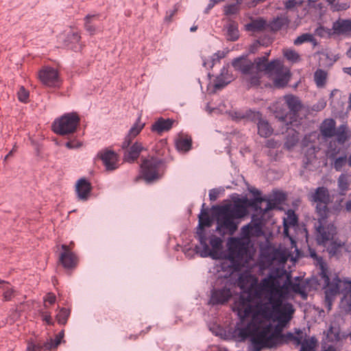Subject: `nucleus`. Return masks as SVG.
Listing matches in <instances>:
<instances>
[{
    "instance_id": "338daca9",
    "label": "nucleus",
    "mask_w": 351,
    "mask_h": 351,
    "mask_svg": "<svg viewBox=\"0 0 351 351\" xmlns=\"http://www.w3.org/2000/svg\"><path fill=\"white\" fill-rule=\"evenodd\" d=\"M219 1H220V0H210V2H209V3L208 4V6H207V8H206V9L205 12H206V13H208V11H209L210 9H212V8L214 7V5H215L217 3H218Z\"/></svg>"
},
{
    "instance_id": "774afa93",
    "label": "nucleus",
    "mask_w": 351,
    "mask_h": 351,
    "mask_svg": "<svg viewBox=\"0 0 351 351\" xmlns=\"http://www.w3.org/2000/svg\"><path fill=\"white\" fill-rule=\"evenodd\" d=\"M344 210L348 213H351V199L346 200L344 206Z\"/></svg>"
},
{
    "instance_id": "4d7b16f0",
    "label": "nucleus",
    "mask_w": 351,
    "mask_h": 351,
    "mask_svg": "<svg viewBox=\"0 0 351 351\" xmlns=\"http://www.w3.org/2000/svg\"><path fill=\"white\" fill-rule=\"evenodd\" d=\"M14 291L12 286L9 288H7V289L3 293V300L5 301L11 300L14 297Z\"/></svg>"
},
{
    "instance_id": "f257e3e1",
    "label": "nucleus",
    "mask_w": 351,
    "mask_h": 351,
    "mask_svg": "<svg viewBox=\"0 0 351 351\" xmlns=\"http://www.w3.org/2000/svg\"><path fill=\"white\" fill-rule=\"evenodd\" d=\"M258 285L256 279H253L248 291L243 292L232 305V311L241 321L252 317L246 326L237 327L234 331V337L241 341L250 337L252 351L274 348L282 341L281 329L274 326L270 322L274 312L269 302L254 304L253 299L262 298H258L254 295Z\"/></svg>"
},
{
    "instance_id": "6e6552de",
    "label": "nucleus",
    "mask_w": 351,
    "mask_h": 351,
    "mask_svg": "<svg viewBox=\"0 0 351 351\" xmlns=\"http://www.w3.org/2000/svg\"><path fill=\"white\" fill-rule=\"evenodd\" d=\"M142 176L147 182L156 181L165 172V160L157 157L143 158L141 164Z\"/></svg>"
},
{
    "instance_id": "bf43d9fd",
    "label": "nucleus",
    "mask_w": 351,
    "mask_h": 351,
    "mask_svg": "<svg viewBox=\"0 0 351 351\" xmlns=\"http://www.w3.org/2000/svg\"><path fill=\"white\" fill-rule=\"evenodd\" d=\"M238 11V6L234 4L228 5L225 8V12L226 14H234Z\"/></svg>"
},
{
    "instance_id": "a19ab883",
    "label": "nucleus",
    "mask_w": 351,
    "mask_h": 351,
    "mask_svg": "<svg viewBox=\"0 0 351 351\" xmlns=\"http://www.w3.org/2000/svg\"><path fill=\"white\" fill-rule=\"evenodd\" d=\"M341 147H338L335 142H330L328 149L326 152V156L329 160H332L335 157H337V155L341 152Z\"/></svg>"
},
{
    "instance_id": "7ed1b4c3",
    "label": "nucleus",
    "mask_w": 351,
    "mask_h": 351,
    "mask_svg": "<svg viewBox=\"0 0 351 351\" xmlns=\"http://www.w3.org/2000/svg\"><path fill=\"white\" fill-rule=\"evenodd\" d=\"M265 58H257L254 62L244 58H238L232 62V66L235 70L246 75L247 80L252 86L259 85L262 73L265 72L270 75H275L274 84L276 87H285L290 79L289 71L283 67L278 60L266 64Z\"/></svg>"
},
{
    "instance_id": "cd10ccee",
    "label": "nucleus",
    "mask_w": 351,
    "mask_h": 351,
    "mask_svg": "<svg viewBox=\"0 0 351 351\" xmlns=\"http://www.w3.org/2000/svg\"><path fill=\"white\" fill-rule=\"evenodd\" d=\"M232 80V76L228 73V71L226 67H223L221 71V74L219 75L215 82V88L221 89L228 84Z\"/></svg>"
},
{
    "instance_id": "473e14b6",
    "label": "nucleus",
    "mask_w": 351,
    "mask_h": 351,
    "mask_svg": "<svg viewBox=\"0 0 351 351\" xmlns=\"http://www.w3.org/2000/svg\"><path fill=\"white\" fill-rule=\"evenodd\" d=\"M266 26V21L262 18H258L255 20H252L250 23L247 24L246 29L247 30L253 32H258L265 29Z\"/></svg>"
},
{
    "instance_id": "e2e57ef3",
    "label": "nucleus",
    "mask_w": 351,
    "mask_h": 351,
    "mask_svg": "<svg viewBox=\"0 0 351 351\" xmlns=\"http://www.w3.org/2000/svg\"><path fill=\"white\" fill-rule=\"evenodd\" d=\"M202 60H203V66L206 69H211L215 65L214 62H213L211 61L210 58L208 59L202 58Z\"/></svg>"
},
{
    "instance_id": "c03bdc74",
    "label": "nucleus",
    "mask_w": 351,
    "mask_h": 351,
    "mask_svg": "<svg viewBox=\"0 0 351 351\" xmlns=\"http://www.w3.org/2000/svg\"><path fill=\"white\" fill-rule=\"evenodd\" d=\"M284 56L289 61L297 62L300 61V56L297 51L291 49H287L283 51Z\"/></svg>"
},
{
    "instance_id": "69168bd1",
    "label": "nucleus",
    "mask_w": 351,
    "mask_h": 351,
    "mask_svg": "<svg viewBox=\"0 0 351 351\" xmlns=\"http://www.w3.org/2000/svg\"><path fill=\"white\" fill-rule=\"evenodd\" d=\"M11 285L5 281H0V292H3L7 289V288L10 287Z\"/></svg>"
},
{
    "instance_id": "f704fd0d",
    "label": "nucleus",
    "mask_w": 351,
    "mask_h": 351,
    "mask_svg": "<svg viewBox=\"0 0 351 351\" xmlns=\"http://www.w3.org/2000/svg\"><path fill=\"white\" fill-rule=\"evenodd\" d=\"M289 23V20L286 16H280L274 19L269 24V27L272 31H278L282 28L287 27Z\"/></svg>"
},
{
    "instance_id": "864d4df0",
    "label": "nucleus",
    "mask_w": 351,
    "mask_h": 351,
    "mask_svg": "<svg viewBox=\"0 0 351 351\" xmlns=\"http://www.w3.org/2000/svg\"><path fill=\"white\" fill-rule=\"evenodd\" d=\"M65 146L69 149H77L82 146V143L80 142L76 138H73V139L68 141L65 143Z\"/></svg>"
},
{
    "instance_id": "79ce46f5",
    "label": "nucleus",
    "mask_w": 351,
    "mask_h": 351,
    "mask_svg": "<svg viewBox=\"0 0 351 351\" xmlns=\"http://www.w3.org/2000/svg\"><path fill=\"white\" fill-rule=\"evenodd\" d=\"M154 151L156 155V157L158 156H163L166 154L167 152V143L165 140H161L158 142L154 146Z\"/></svg>"
},
{
    "instance_id": "a211bd4d",
    "label": "nucleus",
    "mask_w": 351,
    "mask_h": 351,
    "mask_svg": "<svg viewBox=\"0 0 351 351\" xmlns=\"http://www.w3.org/2000/svg\"><path fill=\"white\" fill-rule=\"evenodd\" d=\"M60 337H56L55 340L51 339L47 341H36L35 342L28 343L27 351H50L52 348H56L60 343Z\"/></svg>"
},
{
    "instance_id": "6e6d98bb",
    "label": "nucleus",
    "mask_w": 351,
    "mask_h": 351,
    "mask_svg": "<svg viewBox=\"0 0 351 351\" xmlns=\"http://www.w3.org/2000/svg\"><path fill=\"white\" fill-rule=\"evenodd\" d=\"M56 300V295L52 293H49L44 298V306L47 308V304L51 305L55 303Z\"/></svg>"
},
{
    "instance_id": "5701e85b",
    "label": "nucleus",
    "mask_w": 351,
    "mask_h": 351,
    "mask_svg": "<svg viewBox=\"0 0 351 351\" xmlns=\"http://www.w3.org/2000/svg\"><path fill=\"white\" fill-rule=\"evenodd\" d=\"M124 158L127 162H134L139 156L141 152L144 150V147L139 142L134 143L131 147H128Z\"/></svg>"
},
{
    "instance_id": "412c9836",
    "label": "nucleus",
    "mask_w": 351,
    "mask_h": 351,
    "mask_svg": "<svg viewBox=\"0 0 351 351\" xmlns=\"http://www.w3.org/2000/svg\"><path fill=\"white\" fill-rule=\"evenodd\" d=\"M332 30L335 34L351 36V20L339 19L333 23Z\"/></svg>"
},
{
    "instance_id": "20e7f679",
    "label": "nucleus",
    "mask_w": 351,
    "mask_h": 351,
    "mask_svg": "<svg viewBox=\"0 0 351 351\" xmlns=\"http://www.w3.org/2000/svg\"><path fill=\"white\" fill-rule=\"evenodd\" d=\"M247 214L244 201L240 199L217 208L216 211V230L222 235H232L238 228L237 221Z\"/></svg>"
},
{
    "instance_id": "680f3d73",
    "label": "nucleus",
    "mask_w": 351,
    "mask_h": 351,
    "mask_svg": "<svg viewBox=\"0 0 351 351\" xmlns=\"http://www.w3.org/2000/svg\"><path fill=\"white\" fill-rule=\"evenodd\" d=\"M41 317L43 321L46 322L48 324H52V317L47 312H42Z\"/></svg>"
},
{
    "instance_id": "4c0bfd02",
    "label": "nucleus",
    "mask_w": 351,
    "mask_h": 351,
    "mask_svg": "<svg viewBox=\"0 0 351 351\" xmlns=\"http://www.w3.org/2000/svg\"><path fill=\"white\" fill-rule=\"evenodd\" d=\"M176 145L179 151L186 152L191 148L192 140L190 137L182 136L176 141Z\"/></svg>"
},
{
    "instance_id": "0e129e2a",
    "label": "nucleus",
    "mask_w": 351,
    "mask_h": 351,
    "mask_svg": "<svg viewBox=\"0 0 351 351\" xmlns=\"http://www.w3.org/2000/svg\"><path fill=\"white\" fill-rule=\"evenodd\" d=\"M219 195V192L216 189H212L209 191V197L211 201L217 199Z\"/></svg>"
},
{
    "instance_id": "c9c22d12",
    "label": "nucleus",
    "mask_w": 351,
    "mask_h": 351,
    "mask_svg": "<svg viewBox=\"0 0 351 351\" xmlns=\"http://www.w3.org/2000/svg\"><path fill=\"white\" fill-rule=\"evenodd\" d=\"M298 223V217L293 211L289 210L287 216L283 219L284 234L288 236V230L290 227L295 226Z\"/></svg>"
},
{
    "instance_id": "f03ea898",
    "label": "nucleus",
    "mask_w": 351,
    "mask_h": 351,
    "mask_svg": "<svg viewBox=\"0 0 351 351\" xmlns=\"http://www.w3.org/2000/svg\"><path fill=\"white\" fill-rule=\"evenodd\" d=\"M266 294V298L273 307L278 322L285 326L293 317L295 309L292 304L283 303L284 300L292 298L288 287L282 285L277 276L269 275L263 278L256 287L254 295L258 298Z\"/></svg>"
},
{
    "instance_id": "13d9d810",
    "label": "nucleus",
    "mask_w": 351,
    "mask_h": 351,
    "mask_svg": "<svg viewBox=\"0 0 351 351\" xmlns=\"http://www.w3.org/2000/svg\"><path fill=\"white\" fill-rule=\"evenodd\" d=\"M68 38L71 43H78L80 41L81 36L78 32H72L68 34Z\"/></svg>"
},
{
    "instance_id": "09e8293b",
    "label": "nucleus",
    "mask_w": 351,
    "mask_h": 351,
    "mask_svg": "<svg viewBox=\"0 0 351 351\" xmlns=\"http://www.w3.org/2000/svg\"><path fill=\"white\" fill-rule=\"evenodd\" d=\"M304 0H288L285 1L284 5L287 10H295L298 7L300 6Z\"/></svg>"
},
{
    "instance_id": "37998d69",
    "label": "nucleus",
    "mask_w": 351,
    "mask_h": 351,
    "mask_svg": "<svg viewBox=\"0 0 351 351\" xmlns=\"http://www.w3.org/2000/svg\"><path fill=\"white\" fill-rule=\"evenodd\" d=\"M317 340L315 337H311L308 339H304L301 345L300 351H314Z\"/></svg>"
},
{
    "instance_id": "603ef678",
    "label": "nucleus",
    "mask_w": 351,
    "mask_h": 351,
    "mask_svg": "<svg viewBox=\"0 0 351 351\" xmlns=\"http://www.w3.org/2000/svg\"><path fill=\"white\" fill-rule=\"evenodd\" d=\"M17 95L21 101L26 103L28 101L29 92L23 86L20 87Z\"/></svg>"
},
{
    "instance_id": "6ab92c4d",
    "label": "nucleus",
    "mask_w": 351,
    "mask_h": 351,
    "mask_svg": "<svg viewBox=\"0 0 351 351\" xmlns=\"http://www.w3.org/2000/svg\"><path fill=\"white\" fill-rule=\"evenodd\" d=\"M91 190L90 183L85 178L80 179L75 184V191L78 199L80 200H87Z\"/></svg>"
},
{
    "instance_id": "393cba45",
    "label": "nucleus",
    "mask_w": 351,
    "mask_h": 351,
    "mask_svg": "<svg viewBox=\"0 0 351 351\" xmlns=\"http://www.w3.org/2000/svg\"><path fill=\"white\" fill-rule=\"evenodd\" d=\"M336 130V122L332 119H325L320 126L322 135L326 138L335 136Z\"/></svg>"
},
{
    "instance_id": "aec40b11",
    "label": "nucleus",
    "mask_w": 351,
    "mask_h": 351,
    "mask_svg": "<svg viewBox=\"0 0 351 351\" xmlns=\"http://www.w3.org/2000/svg\"><path fill=\"white\" fill-rule=\"evenodd\" d=\"M143 127L144 123H141L140 118H138L125 138L122 143L123 149L128 148L131 145L132 140L141 132Z\"/></svg>"
},
{
    "instance_id": "3c124183",
    "label": "nucleus",
    "mask_w": 351,
    "mask_h": 351,
    "mask_svg": "<svg viewBox=\"0 0 351 351\" xmlns=\"http://www.w3.org/2000/svg\"><path fill=\"white\" fill-rule=\"evenodd\" d=\"M246 117L249 119H250L252 121L255 122H259V121H261L262 119V114L257 111H253V110H247L246 112Z\"/></svg>"
},
{
    "instance_id": "8fccbe9b",
    "label": "nucleus",
    "mask_w": 351,
    "mask_h": 351,
    "mask_svg": "<svg viewBox=\"0 0 351 351\" xmlns=\"http://www.w3.org/2000/svg\"><path fill=\"white\" fill-rule=\"evenodd\" d=\"M328 338L333 341H339L340 339L339 332L337 329L334 328L332 326H330L327 332Z\"/></svg>"
},
{
    "instance_id": "b1692460",
    "label": "nucleus",
    "mask_w": 351,
    "mask_h": 351,
    "mask_svg": "<svg viewBox=\"0 0 351 351\" xmlns=\"http://www.w3.org/2000/svg\"><path fill=\"white\" fill-rule=\"evenodd\" d=\"M173 123L174 121L172 119L160 118L152 125V130L158 134H162L171 130Z\"/></svg>"
},
{
    "instance_id": "7c9ffc66",
    "label": "nucleus",
    "mask_w": 351,
    "mask_h": 351,
    "mask_svg": "<svg viewBox=\"0 0 351 351\" xmlns=\"http://www.w3.org/2000/svg\"><path fill=\"white\" fill-rule=\"evenodd\" d=\"M99 17V14H88L84 18V28L90 35H94L99 29L95 25V21Z\"/></svg>"
},
{
    "instance_id": "72a5a7b5",
    "label": "nucleus",
    "mask_w": 351,
    "mask_h": 351,
    "mask_svg": "<svg viewBox=\"0 0 351 351\" xmlns=\"http://www.w3.org/2000/svg\"><path fill=\"white\" fill-rule=\"evenodd\" d=\"M328 72L324 69H318L314 73V81L318 88H324L327 82Z\"/></svg>"
},
{
    "instance_id": "052dcab7",
    "label": "nucleus",
    "mask_w": 351,
    "mask_h": 351,
    "mask_svg": "<svg viewBox=\"0 0 351 351\" xmlns=\"http://www.w3.org/2000/svg\"><path fill=\"white\" fill-rule=\"evenodd\" d=\"M223 58V52L218 51L217 53H215L211 57L210 60L213 62H214V64H215L217 62H219V60Z\"/></svg>"
},
{
    "instance_id": "4468645a",
    "label": "nucleus",
    "mask_w": 351,
    "mask_h": 351,
    "mask_svg": "<svg viewBox=\"0 0 351 351\" xmlns=\"http://www.w3.org/2000/svg\"><path fill=\"white\" fill-rule=\"evenodd\" d=\"M62 252L59 256V263L66 269L75 268L78 263L77 256L71 251L69 245L62 244L61 245Z\"/></svg>"
},
{
    "instance_id": "39448f33",
    "label": "nucleus",
    "mask_w": 351,
    "mask_h": 351,
    "mask_svg": "<svg viewBox=\"0 0 351 351\" xmlns=\"http://www.w3.org/2000/svg\"><path fill=\"white\" fill-rule=\"evenodd\" d=\"M320 276L324 280L325 285V306L328 310H330L334 297L340 291L343 293V297L341 299L342 307L346 311H351V280L344 279L341 280L336 276L332 282L327 275V269L324 263L320 264Z\"/></svg>"
},
{
    "instance_id": "c85d7f7f",
    "label": "nucleus",
    "mask_w": 351,
    "mask_h": 351,
    "mask_svg": "<svg viewBox=\"0 0 351 351\" xmlns=\"http://www.w3.org/2000/svg\"><path fill=\"white\" fill-rule=\"evenodd\" d=\"M226 31V36L227 40L235 41L239 37L238 24L235 21H229L224 27Z\"/></svg>"
},
{
    "instance_id": "49530a36",
    "label": "nucleus",
    "mask_w": 351,
    "mask_h": 351,
    "mask_svg": "<svg viewBox=\"0 0 351 351\" xmlns=\"http://www.w3.org/2000/svg\"><path fill=\"white\" fill-rule=\"evenodd\" d=\"M298 134L294 132L291 136H288L287 141L285 143V147L290 150L298 143Z\"/></svg>"
},
{
    "instance_id": "5fc2aeb1",
    "label": "nucleus",
    "mask_w": 351,
    "mask_h": 351,
    "mask_svg": "<svg viewBox=\"0 0 351 351\" xmlns=\"http://www.w3.org/2000/svg\"><path fill=\"white\" fill-rule=\"evenodd\" d=\"M179 8H180V5H178V3H177L176 5H174L173 10L167 11L166 16L165 17V21H169V22L171 21L172 18L177 13Z\"/></svg>"
},
{
    "instance_id": "c756f323",
    "label": "nucleus",
    "mask_w": 351,
    "mask_h": 351,
    "mask_svg": "<svg viewBox=\"0 0 351 351\" xmlns=\"http://www.w3.org/2000/svg\"><path fill=\"white\" fill-rule=\"evenodd\" d=\"M350 176L347 173H341L337 179L339 194L341 196L346 195V193L350 189Z\"/></svg>"
},
{
    "instance_id": "58836bf2",
    "label": "nucleus",
    "mask_w": 351,
    "mask_h": 351,
    "mask_svg": "<svg viewBox=\"0 0 351 351\" xmlns=\"http://www.w3.org/2000/svg\"><path fill=\"white\" fill-rule=\"evenodd\" d=\"M330 160L332 161L331 165L337 171H342L343 167L348 163L347 155L346 154L339 157H335Z\"/></svg>"
},
{
    "instance_id": "e433bc0d",
    "label": "nucleus",
    "mask_w": 351,
    "mask_h": 351,
    "mask_svg": "<svg viewBox=\"0 0 351 351\" xmlns=\"http://www.w3.org/2000/svg\"><path fill=\"white\" fill-rule=\"evenodd\" d=\"M257 127L258 133L262 137L267 138L273 132V129L269 123L264 119H262L257 123Z\"/></svg>"
},
{
    "instance_id": "4be33fe9",
    "label": "nucleus",
    "mask_w": 351,
    "mask_h": 351,
    "mask_svg": "<svg viewBox=\"0 0 351 351\" xmlns=\"http://www.w3.org/2000/svg\"><path fill=\"white\" fill-rule=\"evenodd\" d=\"M254 201L256 204H261L260 209L261 210V212H263V214H265L269 210L277 208L278 206L280 204L281 199H266L263 197H256Z\"/></svg>"
},
{
    "instance_id": "ea45409f",
    "label": "nucleus",
    "mask_w": 351,
    "mask_h": 351,
    "mask_svg": "<svg viewBox=\"0 0 351 351\" xmlns=\"http://www.w3.org/2000/svg\"><path fill=\"white\" fill-rule=\"evenodd\" d=\"M305 43H312L314 45L317 44L314 36L309 33H305L298 36L293 41L295 45H300Z\"/></svg>"
},
{
    "instance_id": "a878e982",
    "label": "nucleus",
    "mask_w": 351,
    "mask_h": 351,
    "mask_svg": "<svg viewBox=\"0 0 351 351\" xmlns=\"http://www.w3.org/2000/svg\"><path fill=\"white\" fill-rule=\"evenodd\" d=\"M335 136L337 142L343 145L350 139L351 130L346 124H342L336 128Z\"/></svg>"
},
{
    "instance_id": "bb28decb",
    "label": "nucleus",
    "mask_w": 351,
    "mask_h": 351,
    "mask_svg": "<svg viewBox=\"0 0 351 351\" xmlns=\"http://www.w3.org/2000/svg\"><path fill=\"white\" fill-rule=\"evenodd\" d=\"M286 287H288V290L291 289L295 293H298L301 295L302 298L306 300L307 298V293L306 291V286L304 281L301 282H293L288 280L287 282L284 283Z\"/></svg>"
},
{
    "instance_id": "9b49d317",
    "label": "nucleus",
    "mask_w": 351,
    "mask_h": 351,
    "mask_svg": "<svg viewBox=\"0 0 351 351\" xmlns=\"http://www.w3.org/2000/svg\"><path fill=\"white\" fill-rule=\"evenodd\" d=\"M330 196L327 188L319 186L309 195V200L316 204V212L321 218H324L328 213V204Z\"/></svg>"
},
{
    "instance_id": "9d476101",
    "label": "nucleus",
    "mask_w": 351,
    "mask_h": 351,
    "mask_svg": "<svg viewBox=\"0 0 351 351\" xmlns=\"http://www.w3.org/2000/svg\"><path fill=\"white\" fill-rule=\"evenodd\" d=\"M217 283L221 287H214L211 291L209 303L213 305L224 304L227 303L232 296L231 291L232 285L230 280L224 278L219 279Z\"/></svg>"
},
{
    "instance_id": "dca6fc26",
    "label": "nucleus",
    "mask_w": 351,
    "mask_h": 351,
    "mask_svg": "<svg viewBox=\"0 0 351 351\" xmlns=\"http://www.w3.org/2000/svg\"><path fill=\"white\" fill-rule=\"evenodd\" d=\"M97 156L101 160L107 171H113L119 166V158L114 151L108 149L101 150Z\"/></svg>"
},
{
    "instance_id": "de8ad7c7",
    "label": "nucleus",
    "mask_w": 351,
    "mask_h": 351,
    "mask_svg": "<svg viewBox=\"0 0 351 351\" xmlns=\"http://www.w3.org/2000/svg\"><path fill=\"white\" fill-rule=\"evenodd\" d=\"M287 337L290 339L294 341L297 345H300V343H302L304 341V333L302 330H301L300 329H295V335L292 333H289L287 335Z\"/></svg>"
},
{
    "instance_id": "a18cd8bd",
    "label": "nucleus",
    "mask_w": 351,
    "mask_h": 351,
    "mask_svg": "<svg viewBox=\"0 0 351 351\" xmlns=\"http://www.w3.org/2000/svg\"><path fill=\"white\" fill-rule=\"evenodd\" d=\"M70 315V311L65 308H60L56 315V319L60 324H65Z\"/></svg>"
},
{
    "instance_id": "2eb2a0df",
    "label": "nucleus",
    "mask_w": 351,
    "mask_h": 351,
    "mask_svg": "<svg viewBox=\"0 0 351 351\" xmlns=\"http://www.w3.org/2000/svg\"><path fill=\"white\" fill-rule=\"evenodd\" d=\"M38 78L44 85L49 87L57 86L60 83L58 71L49 66L44 67L40 70Z\"/></svg>"
},
{
    "instance_id": "423d86ee",
    "label": "nucleus",
    "mask_w": 351,
    "mask_h": 351,
    "mask_svg": "<svg viewBox=\"0 0 351 351\" xmlns=\"http://www.w3.org/2000/svg\"><path fill=\"white\" fill-rule=\"evenodd\" d=\"M315 227L317 243L326 247L330 256L337 255L341 252L344 243L339 239H335L337 233L336 226L332 223L326 222L324 218H321Z\"/></svg>"
},
{
    "instance_id": "1a4fd4ad",
    "label": "nucleus",
    "mask_w": 351,
    "mask_h": 351,
    "mask_svg": "<svg viewBox=\"0 0 351 351\" xmlns=\"http://www.w3.org/2000/svg\"><path fill=\"white\" fill-rule=\"evenodd\" d=\"M80 123V117L75 112L67 113L56 119L53 123V130L60 135L75 132Z\"/></svg>"
},
{
    "instance_id": "2f4dec72",
    "label": "nucleus",
    "mask_w": 351,
    "mask_h": 351,
    "mask_svg": "<svg viewBox=\"0 0 351 351\" xmlns=\"http://www.w3.org/2000/svg\"><path fill=\"white\" fill-rule=\"evenodd\" d=\"M212 225V221L209 217L208 213L204 210H202L199 215V225H198V230L197 232V235L199 236V232H202L204 234V229L205 227H210Z\"/></svg>"
},
{
    "instance_id": "f3484780",
    "label": "nucleus",
    "mask_w": 351,
    "mask_h": 351,
    "mask_svg": "<svg viewBox=\"0 0 351 351\" xmlns=\"http://www.w3.org/2000/svg\"><path fill=\"white\" fill-rule=\"evenodd\" d=\"M262 222L259 218L254 216L250 223L241 228V235L245 239L259 237L262 234Z\"/></svg>"
},
{
    "instance_id": "ddd939ff",
    "label": "nucleus",
    "mask_w": 351,
    "mask_h": 351,
    "mask_svg": "<svg viewBox=\"0 0 351 351\" xmlns=\"http://www.w3.org/2000/svg\"><path fill=\"white\" fill-rule=\"evenodd\" d=\"M228 258L232 263H240L247 254V249L239 239L232 238L228 242Z\"/></svg>"
},
{
    "instance_id": "0eeeda50",
    "label": "nucleus",
    "mask_w": 351,
    "mask_h": 351,
    "mask_svg": "<svg viewBox=\"0 0 351 351\" xmlns=\"http://www.w3.org/2000/svg\"><path fill=\"white\" fill-rule=\"evenodd\" d=\"M284 99L289 111L282 105L277 103L275 106L276 117L287 125H292L293 122L297 121L298 114L302 104L299 99L292 95L285 96Z\"/></svg>"
},
{
    "instance_id": "f8f14e48",
    "label": "nucleus",
    "mask_w": 351,
    "mask_h": 351,
    "mask_svg": "<svg viewBox=\"0 0 351 351\" xmlns=\"http://www.w3.org/2000/svg\"><path fill=\"white\" fill-rule=\"evenodd\" d=\"M198 238L201 247H202V250L200 252L201 256L216 258L217 252L222 247V239L216 235L212 234L209 239V243L212 247L211 250L207 243V238L205 234L199 232Z\"/></svg>"
}]
</instances>
